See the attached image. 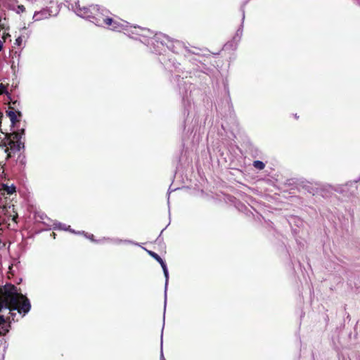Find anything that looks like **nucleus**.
<instances>
[{
  "instance_id": "1",
  "label": "nucleus",
  "mask_w": 360,
  "mask_h": 360,
  "mask_svg": "<svg viewBox=\"0 0 360 360\" xmlns=\"http://www.w3.org/2000/svg\"><path fill=\"white\" fill-rule=\"evenodd\" d=\"M31 309L29 299L11 283H6L0 288V312L8 310V315L0 314V335H5L9 331L10 323L14 321L17 311L25 316Z\"/></svg>"
},
{
  "instance_id": "14",
  "label": "nucleus",
  "mask_w": 360,
  "mask_h": 360,
  "mask_svg": "<svg viewBox=\"0 0 360 360\" xmlns=\"http://www.w3.org/2000/svg\"><path fill=\"white\" fill-rule=\"evenodd\" d=\"M4 93H5V94H8V95H10L9 91H0V95H1V94H4Z\"/></svg>"
},
{
  "instance_id": "9",
  "label": "nucleus",
  "mask_w": 360,
  "mask_h": 360,
  "mask_svg": "<svg viewBox=\"0 0 360 360\" xmlns=\"http://www.w3.org/2000/svg\"><path fill=\"white\" fill-rule=\"evenodd\" d=\"M25 7L23 6V5H18L16 7H15V12L18 13V14H20V13H22L24 12H25Z\"/></svg>"
},
{
  "instance_id": "7",
  "label": "nucleus",
  "mask_w": 360,
  "mask_h": 360,
  "mask_svg": "<svg viewBox=\"0 0 360 360\" xmlns=\"http://www.w3.org/2000/svg\"><path fill=\"white\" fill-rule=\"evenodd\" d=\"M148 253L150 256H151L153 258H154L160 265H162L165 264V262L162 260V259L155 252L151 250H148Z\"/></svg>"
},
{
  "instance_id": "17",
  "label": "nucleus",
  "mask_w": 360,
  "mask_h": 360,
  "mask_svg": "<svg viewBox=\"0 0 360 360\" xmlns=\"http://www.w3.org/2000/svg\"><path fill=\"white\" fill-rule=\"evenodd\" d=\"M1 243V240L0 239V244Z\"/></svg>"
},
{
  "instance_id": "15",
  "label": "nucleus",
  "mask_w": 360,
  "mask_h": 360,
  "mask_svg": "<svg viewBox=\"0 0 360 360\" xmlns=\"http://www.w3.org/2000/svg\"><path fill=\"white\" fill-rule=\"evenodd\" d=\"M2 47H3V44H2L1 41L0 40V51L2 49Z\"/></svg>"
},
{
  "instance_id": "6",
  "label": "nucleus",
  "mask_w": 360,
  "mask_h": 360,
  "mask_svg": "<svg viewBox=\"0 0 360 360\" xmlns=\"http://www.w3.org/2000/svg\"><path fill=\"white\" fill-rule=\"evenodd\" d=\"M48 15H49V14H48L46 10H44L39 12H35L33 18L34 20H41L43 18H48Z\"/></svg>"
},
{
  "instance_id": "8",
  "label": "nucleus",
  "mask_w": 360,
  "mask_h": 360,
  "mask_svg": "<svg viewBox=\"0 0 360 360\" xmlns=\"http://www.w3.org/2000/svg\"><path fill=\"white\" fill-rule=\"evenodd\" d=\"M253 166L259 170L263 169L265 167V164L259 160H255L253 162Z\"/></svg>"
},
{
  "instance_id": "12",
  "label": "nucleus",
  "mask_w": 360,
  "mask_h": 360,
  "mask_svg": "<svg viewBox=\"0 0 360 360\" xmlns=\"http://www.w3.org/2000/svg\"><path fill=\"white\" fill-rule=\"evenodd\" d=\"M162 268V270L164 271V274L166 277V279L167 280L168 279V276H169V273H168V270H167V266H166V264H163L162 265H161Z\"/></svg>"
},
{
  "instance_id": "3",
  "label": "nucleus",
  "mask_w": 360,
  "mask_h": 360,
  "mask_svg": "<svg viewBox=\"0 0 360 360\" xmlns=\"http://www.w3.org/2000/svg\"><path fill=\"white\" fill-rule=\"evenodd\" d=\"M75 12L79 16L88 19L95 25L101 24L99 21L101 12L98 5L85 6L78 2L75 5Z\"/></svg>"
},
{
  "instance_id": "11",
  "label": "nucleus",
  "mask_w": 360,
  "mask_h": 360,
  "mask_svg": "<svg viewBox=\"0 0 360 360\" xmlns=\"http://www.w3.org/2000/svg\"><path fill=\"white\" fill-rule=\"evenodd\" d=\"M11 2L8 3L7 4V8L9 9V10H12V11H15V5L13 2V1H11L10 0Z\"/></svg>"
},
{
  "instance_id": "4",
  "label": "nucleus",
  "mask_w": 360,
  "mask_h": 360,
  "mask_svg": "<svg viewBox=\"0 0 360 360\" xmlns=\"http://www.w3.org/2000/svg\"><path fill=\"white\" fill-rule=\"evenodd\" d=\"M17 104L16 101L13 102L12 105H9L8 110L6 111V115L9 117L13 127H15V124L20 122L18 117H20L22 116L21 112L15 109L17 107Z\"/></svg>"
},
{
  "instance_id": "2",
  "label": "nucleus",
  "mask_w": 360,
  "mask_h": 360,
  "mask_svg": "<svg viewBox=\"0 0 360 360\" xmlns=\"http://www.w3.org/2000/svg\"><path fill=\"white\" fill-rule=\"evenodd\" d=\"M24 134V129L13 132H4L3 131L1 132L0 148L5 153L6 160H8L25 148V143L22 141V137Z\"/></svg>"
},
{
  "instance_id": "5",
  "label": "nucleus",
  "mask_w": 360,
  "mask_h": 360,
  "mask_svg": "<svg viewBox=\"0 0 360 360\" xmlns=\"http://www.w3.org/2000/svg\"><path fill=\"white\" fill-rule=\"evenodd\" d=\"M100 20L101 24H96L98 26L105 25L108 27H110L112 30H120L122 28V25L120 22L115 20L114 19L108 16L104 17L102 13L100 15Z\"/></svg>"
},
{
  "instance_id": "10",
  "label": "nucleus",
  "mask_w": 360,
  "mask_h": 360,
  "mask_svg": "<svg viewBox=\"0 0 360 360\" xmlns=\"http://www.w3.org/2000/svg\"><path fill=\"white\" fill-rule=\"evenodd\" d=\"M5 190L6 191L8 194H12L13 193H14L15 191V187L13 186H6L5 188Z\"/></svg>"
},
{
  "instance_id": "16",
  "label": "nucleus",
  "mask_w": 360,
  "mask_h": 360,
  "mask_svg": "<svg viewBox=\"0 0 360 360\" xmlns=\"http://www.w3.org/2000/svg\"><path fill=\"white\" fill-rule=\"evenodd\" d=\"M0 90H6L2 84L0 85Z\"/></svg>"
},
{
  "instance_id": "13",
  "label": "nucleus",
  "mask_w": 360,
  "mask_h": 360,
  "mask_svg": "<svg viewBox=\"0 0 360 360\" xmlns=\"http://www.w3.org/2000/svg\"><path fill=\"white\" fill-rule=\"evenodd\" d=\"M18 218V214L15 213V215L13 216V221H14L15 222H16V219Z\"/></svg>"
}]
</instances>
